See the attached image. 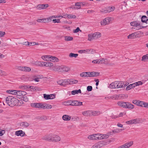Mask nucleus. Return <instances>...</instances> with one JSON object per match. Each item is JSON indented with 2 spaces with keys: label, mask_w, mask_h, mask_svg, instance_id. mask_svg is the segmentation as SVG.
I'll return each mask as SVG.
<instances>
[{
  "label": "nucleus",
  "mask_w": 148,
  "mask_h": 148,
  "mask_svg": "<svg viewBox=\"0 0 148 148\" xmlns=\"http://www.w3.org/2000/svg\"><path fill=\"white\" fill-rule=\"evenodd\" d=\"M5 100L6 103L11 107L14 106H22L23 103L22 100H19L12 96H8L6 98Z\"/></svg>",
  "instance_id": "f257e3e1"
},
{
  "label": "nucleus",
  "mask_w": 148,
  "mask_h": 148,
  "mask_svg": "<svg viewBox=\"0 0 148 148\" xmlns=\"http://www.w3.org/2000/svg\"><path fill=\"white\" fill-rule=\"evenodd\" d=\"M30 105L34 108L43 109H49L52 108L51 105L45 103H31Z\"/></svg>",
  "instance_id": "f03ea898"
},
{
  "label": "nucleus",
  "mask_w": 148,
  "mask_h": 148,
  "mask_svg": "<svg viewBox=\"0 0 148 148\" xmlns=\"http://www.w3.org/2000/svg\"><path fill=\"white\" fill-rule=\"evenodd\" d=\"M99 73L98 72H83L80 74L81 77H96L99 75Z\"/></svg>",
  "instance_id": "7ed1b4c3"
},
{
  "label": "nucleus",
  "mask_w": 148,
  "mask_h": 148,
  "mask_svg": "<svg viewBox=\"0 0 148 148\" xmlns=\"http://www.w3.org/2000/svg\"><path fill=\"white\" fill-rule=\"evenodd\" d=\"M117 104L120 107L130 110L133 109L134 108V106L133 105L128 102L119 101L117 103Z\"/></svg>",
  "instance_id": "20e7f679"
},
{
  "label": "nucleus",
  "mask_w": 148,
  "mask_h": 148,
  "mask_svg": "<svg viewBox=\"0 0 148 148\" xmlns=\"http://www.w3.org/2000/svg\"><path fill=\"white\" fill-rule=\"evenodd\" d=\"M82 102L77 101L69 100L63 102V104L65 106H79L82 105Z\"/></svg>",
  "instance_id": "39448f33"
},
{
  "label": "nucleus",
  "mask_w": 148,
  "mask_h": 148,
  "mask_svg": "<svg viewBox=\"0 0 148 148\" xmlns=\"http://www.w3.org/2000/svg\"><path fill=\"white\" fill-rule=\"evenodd\" d=\"M145 120L144 119L139 118H136L127 121L125 122V123L128 125L137 124L142 123Z\"/></svg>",
  "instance_id": "423d86ee"
},
{
  "label": "nucleus",
  "mask_w": 148,
  "mask_h": 148,
  "mask_svg": "<svg viewBox=\"0 0 148 148\" xmlns=\"http://www.w3.org/2000/svg\"><path fill=\"white\" fill-rule=\"evenodd\" d=\"M130 24L131 26L135 27L134 29L136 30H139L144 27L142 25L140 22L137 21L132 22L130 23Z\"/></svg>",
  "instance_id": "0eeeda50"
},
{
  "label": "nucleus",
  "mask_w": 148,
  "mask_h": 148,
  "mask_svg": "<svg viewBox=\"0 0 148 148\" xmlns=\"http://www.w3.org/2000/svg\"><path fill=\"white\" fill-rule=\"evenodd\" d=\"M112 18L110 17H107L105 18L101 22V25H105L109 24L112 21Z\"/></svg>",
  "instance_id": "6e6552de"
},
{
  "label": "nucleus",
  "mask_w": 148,
  "mask_h": 148,
  "mask_svg": "<svg viewBox=\"0 0 148 148\" xmlns=\"http://www.w3.org/2000/svg\"><path fill=\"white\" fill-rule=\"evenodd\" d=\"M53 136V134L51 133L47 134L43 136L42 139L45 140L52 142Z\"/></svg>",
  "instance_id": "1a4fd4ad"
},
{
  "label": "nucleus",
  "mask_w": 148,
  "mask_h": 148,
  "mask_svg": "<svg viewBox=\"0 0 148 148\" xmlns=\"http://www.w3.org/2000/svg\"><path fill=\"white\" fill-rule=\"evenodd\" d=\"M139 32H136L130 34L127 36V38L130 39H133L139 37L140 34Z\"/></svg>",
  "instance_id": "9d476101"
},
{
  "label": "nucleus",
  "mask_w": 148,
  "mask_h": 148,
  "mask_svg": "<svg viewBox=\"0 0 148 148\" xmlns=\"http://www.w3.org/2000/svg\"><path fill=\"white\" fill-rule=\"evenodd\" d=\"M78 52L80 53H93L94 52L93 50L91 49H83L79 50Z\"/></svg>",
  "instance_id": "9b49d317"
},
{
  "label": "nucleus",
  "mask_w": 148,
  "mask_h": 148,
  "mask_svg": "<svg viewBox=\"0 0 148 148\" xmlns=\"http://www.w3.org/2000/svg\"><path fill=\"white\" fill-rule=\"evenodd\" d=\"M44 98L46 100L52 99H54L55 97V94H50V95H47L45 94L43 95Z\"/></svg>",
  "instance_id": "f8f14e48"
},
{
  "label": "nucleus",
  "mask_w": 148,
  "mask_h": 148,
  "mask_svg": "<svg viewBox=\"0 0 148 148\" xmlns=\"http://www.w3.org/2000/svg\"><path fill=\"white\" fill-rule=\"evenodd\" d=\"M97 140H101L107 138L108 136L107 134H97Z\"/></svg>",
  "instance_id": "ddd939ff"
},
{
  "label": "nucleus",
  "mask_w": 148,
  "mask_h": 148,
  "mask_svg": "<svg viewBox=\"0 0 148 148\" xmlns=\"http://www.w3.org/2000/svg\"><path fill=\"white\" fill-rule=\"evenodd\" d=\"M58 70L59 72H68L70 70V68L69 67L62 65L59 66Z\"/></svg>",
  "instance_id": "4468645a"
},
{
  "label": "nucleus",
  "mask_w": 148,
  "mask_h": 148,
  "mask_svg": "<svg viewBox=\"0 0 148 148\" xmlns=\"http://www.w3.org/2000/svg\"><path fill=\"white\" fill-rule=\"evenodd\" d=\"M49 7L48 4H40L37 6V8L39 10L45 9Z\"/></svg>",
  "instance_id": "2eb2a0df"
},
{
  "label": "nucleus",
  "mask_w": 148,
  "mask_h": 148,
  "mask_svg": "<svg viewBox=\"0 0 148 148\" xmlns=\"http://www.w3.org/2000/svg\"><path fill=\"white\" fill-rule=\"evenodd\" d=\"M60 140L61 138L59 136L53 134L52 142H58Z\"/></svg>",
  "instance_id": "dca6fc26"
},
{
  "label": "nucleus",
  "mask_w": 148,
  "mask_h": 148,
  "mask_svg": "<svg viewBox=\"0 0 148 148\" xmlns=\"http://www.w3.org/2000/svg\"><path fill=\"white\" fill-rule=\"evenodd\" d=\"M15 94V95L18 96H24L26 95L27 93L23 91L17 90H16Z\"/></svg>",
  "instance_id": "f3484780"
},
{
  "label": "nucleus",
  "mask_w": 148,
  "mask_h": 148,
  "mask_svg": "<svg viewBox=\"0 0 148 148\" xmlns=\"http://www.w3.org/2000/svg\"><path fill=\"white\" fill-rule=\"evenodd\" d=\"M53 66V63L49 62H42V66L51 67Z\"/></svg>",
  "instance_id": "a211bd4d"
},
{
  "label": "nucleus",
  "mask_w": 148,
  "mask_h": 148,
  "mask_svg": "<svg viewBox=\"0 0 148 148\" xmlns=\"http://www.w3.org/2000/svg\"><path fill=\"white\" fill-rule=\"evenodd\" d=\"M15 134L17 136H20L21 137L24 136L25 135V132L22 130H19L16 131L15 132Z\"/></svg>",
  "instance_id": "6ab92c4d"
},
{
  "label": "nucleus",
  "mask_w": 148,
  "mask_h": 148,
  "mask_svg": "<svg viewBox=\"0 0 148 148\" xmlns=\"http://www.w3.org/2000/svg\"><path fill=\"white\" fill-rule=\"evenodd\" d=\"M117 81L112 82L109 86V87L111 88H118Z\"/></svg>",
  "instance_id": "aec40b11"
},
{
  "label": "nucleus",
  "mask_w": 148,
  "mask_h": 148,
  "mask_svg": "<svg viewBox=\"0 0 148 148\" xmlns=\"http://www.w3.org/2000/svg\"><path fill=\"white\" fill-rule=\"evenodd\" d=\"M75 6L76 7H72L71 8L72 9H81V3L79 2L76 3L75 4Z\"/></svg>",
  "instance_id": "412c9836"
},
{
  "label": "nucleus",
  "mask_w": 148,
  "mask_h": 148,
  "mask_svg": "<svg viewBox=\"0 0 148 148\" xmlns=\"http://www.w3.org/2000/svg\"><path fill=\"white\" fill-rule=\"evenodd\" d=\"M58 59L56 57L50 56L49 60L53 62H57L58 61Z\"/></svg>",
  "instance_id": "4be33fe9"
},
{
  "label": "nucleus",
  "mask_w": 148,
  "mask_h": 148,
  "mask_svg": "<svg viewBox=\"0 0 148 148\" xmlns=\"http://www.w3.org/2000/svg\"><path fill=\"white\" fill-rule=\"evenodd\" d=\"M100 64H108V59L106 58H102L101 60L99 59Z\"/></svg>",
  "instance_id": "5701e85b"
},
{
  "label": "nucleus",
  "mask_w": 148,
  "mask_h": 148,
  "mask_svg": "<svg viewBox=\"0 0 148 148\" xmlns=\"http://www.w3.org/2000/svg\"><path fill=\"white\" fill-rule=\"evenodd\" d=\"M141 21L143 23H144L147 24V22L148 21L147 17L145 16H143L141 18Z\"/></svg>",
  "instance_id": "b1692460"
},
{
  "label": "nucleus",
  "mask_w": 148,
  "mask_h": 148,
  "mask_svg": "<svg viewBox=\"0 0 148 148\" xmlns=\"http://www.w3.org/2000/svg\"><path fill=\"white\" fill-rule=\"evenodd\" d=\"M102 145V144L100 143H97L92 146L91 148H100Z\"/></svg>",
  "instance_id": "393cba45"
},
{
  "label": "nucleus",
  "mask_w": 148,
  "mask_h": 148,
  "mask_svg": "<svg viewBox=\"0 0 148 148\" xmlns=\"http://www.w3.org/2000/svg\"><path fill=\"white\" fill-rule=\"evenodd\" d=\"M125 113H124L121 112L119 114H118V115H115L112 116H111V117L112 118L115 119L119 118V117H121V116H122L123 115H125Z\"/></svg>",
  "instance_id": "a878e982"
},
{
  "label": "nucleus",
  "mask_w": 148,
  "mask_h": 148,
  "mask_svg": "<svg viewBox=\"0 0 148 148\" xmlns=\"http://www.w3.org/2000/svg\"><path fill=\"white\" fill-rule=\"evenodd\" d=\"M42 77L41 75L38 76H34V77L33 79L35 82H38L39 81V79H41Z\"/></svg>",
  "instance_id": "bb28decb"
},
{
  "label": "nucleus",
  "mask_w": 148,
  "mask_h": 148,
  "mask_svg": "<svg viewBox=\"0 0 148 148\" xmlns=\"http://www.w3.org/2000/svg\"><path fill=\"white\" fill-rule=\"evenodd\" d=\"M94 39H97L99 38L101 36L100 33L99 32H96L93 34Z\"/></svg>",
  "instance_id": "cd10ccee"
},
{
  "label": "nucleus",
  "mask_w": 148,
  "mask_h": 148,
  "mask_svg": "<svg viewBox=\"0 0 148 148\" xmlns=\"http://www.w3.org/2000/svg\"><path fill=\"white\" fill-rule=\"evenodd\" d=\"M20 125L23 127H27L30 124L27 122H24L21 123Z\"/></svg>",
  "instance_id": "c85d7f7f"
},
{
  "label": "nucleus",
  "mask_w": 148,
  "mask_h": 148,
  "mask_svg": "<svg viewBox=\"0 0 148 148\" xmlns=\"http://www.w3.org/2000/svg\"><path fill=\"white\" fill-rule=\"evenodd\" d=\"M117 86L118 88H122L123 87V82L121 81H117Z\"/></svg>",
  "instance_id": "c756f323"
},
{
  "label": "nucleus",
  "mask_w": 148,
  "mask_h": 148,
  "mask_svg": "<svg viewBox=\"0 0 148 148\" xmlns=\"http://www.w3.org/2000/svg\"><path fill=\"white\" fill-rule=\"evenodd\" d=\"M63 120L65 121H68L71 119L70 116L67 115H64L62 116Z\"/></svg>",
  "instance_id": "7c9ffc66"
},
{
  "label": "nucleus",
  "mask_w": 148,
  "mask_h": 148,
  "mask_svg": "<svg viewBox=\"0 0 148 148\" xmlns=\"http://www.w3.org/2000/svg\"><path fill=\"white\" fill-rule=\"evenodd\" d=\"M115 9V8L114 6L109 7L107 8V10H106V12H112Z\"/></svg>",
  "instance_id": "2f4dec72"
},
{
  "label": "nucleus",
  "mask_w": 148,
  "mask_h": 148,
  "mask_svg": "<svg viewBox=\"0 0 148 148\" xmlns=\"http://www.w3.org/2000/svg\"><path fill=\"white\" fill-rule=\"evenodd\" d=\"M119 99H123L126 98L127 96V95L123 94H121L118 95Z\"/></svg>",
  "instance_id": "473e14b6"
},
{
  "label": "nucleus",
  "mask_w": 148,
  "mask_h": 148,
  "mask_svg": "<svg viewBox=\"0 0 148 148\" xmlns=\"http://www.w3.org/2000/svg\"><path fill=\"white\" fill-rule=\"evenodd\" d=\"M135 87V84H130L126 87V90H128Z\"/></svg>",
  "instance_id": "72a5a7b5"
},
{
  "label": "nucleus",
  "mask_w": 148,
  "mask_h": 148,
  "mask_svg": "<svg viewBox=\"0 0 148 148\" xmlns=\"http://www.w3.org/2000/svg\"><path fill=\"white\" fill-rule=\"evenodd\" d=\"M49 55H45L41 57L44 60L49 61Z\"/></svg>",
  "instance_id": "f704fd0d"
},
{
  "label": "nucleus",
  "mask_w": 148,
  "mask_h": 148,
  "mask_svg": "<svg viewBox=\"0 0 148 148\" xmlns=\"http://www.w3.org/2000/svg\"><path fill=\"white\" fill-rule=\"evenodd\" d=\"M69 81V84H76L78 82L77 80L73 79H70Z\"/></svg>",
  "instance_id": "c9c22d12"
},
{
  "label": "nucleus",
  "mask_w": 148,
  "mask_h": 148,
  "mask_svg": "<svg viewBox=\"0 0 148 148\" xmlns=\"http://www.w3.org/2000/svg\"><path fill=\"white\" fill-rule=\"evenodd\" d=\"M16 92V90H6V92L7 93L10 94H11L15 95V92Z\"/></svg>",
  "instance_id": "e433bc0d"
},
{
  "label": "nucleus",
  "mask_w": 148,
  "mask_h": 148,
  "mask_svg": "<svg viewBox=\"0 0 148 148\" xmlns=\"http://www.w3.org/2000/svg\"><path fill=\"white\" fill-rule=\"evenodd\" d=\"M148 55L147 54L143 56L142 60L144 62L148 61Z\"/></svg>",
  "instance_id": "4c0bfd02"
},
{
  "label": "nucleus",
  "mask_w": 148,
  "mask_h": 148,
  "mask_svg": "<svg viewBox=\"0 0 148 148\" xmlns=\"http://www.w3.org/2000/svg\"><path fill=\"white\" fill-rule=\"evenodd\" d=\"M81 90L80 89H79L78 90H73L71 92V93L73 95H75L76 94H77L78 93H81Z\"/></svg>",
  "instance_id": "58836bf2"
},
{
  "label": "nucleus",
  "mask_w": 148,
  "mask_h": 148,
  "mask_svg": "<svg viewBox=\"0 0 148 148\" xmlns=\"http://www.w3.org/2000/svg\"><path fill=\"white\" fill-rule=\"evenodd\" d=\"M88 40L89 41H92L94 39V35L93 34H88Z\"/></svg>",
  "instance_id": "ea45409f"
},
{
  "label": "nucleus",
  "mask_w": 148,
  "mask_h": 148,
  "mask_svg": "<svg viewBox=\"0 0 148 148\" xmlns=\"http://www.w3.org/2000/svg\"><path fill=\"white\" fill-rule=\"evenodd\" d=\"M100 114L99 112H91L90 113V116H97L99 115Z\"/></svg>",
  "instance_id": "a19ab883"
},
{
  "label": "nucleus",
  "mask_w": 148,
  "mask_h": 148,
  "mask_svg": "<svg viewBox=\"0 0 148 148\" xmlns=\"http://www.w3.org/2000/svg\"><path fill=\"white\" fill-rule=\"evenodd\" d=\"M64 40L66 41H71L73 39V38L72 37L70 36H65L64 37Z\"/></svg>",
  "instance_id": "79ce46f5"
},
{
  "label": "nucleus",
  "mask_w": 148,
  "mask_h": 148,
  "mask_svg": "<svg viewBox=\"0 0 148 148\" xmlns=\"http://www.w3.org/2000/svg\"><path fill=\"white\" fill-rule=\"evenodd\" d=\"M91 112H83L82 114L85 116H90V113Z\"/></svg>",
  "instance_id": "37998d69"
},
{
  "label": "nucleus",
  "mask_w": 148,
  "mask_h": 148,
  "mask_svg": "<svg viewBox=\"0 0 148 148\" xmlns=\"http://www.w3.org/2000/svg\"><path fill=\"white\" fill-rule=\"evenodd\" d=\"M67 17V18L68 19L76 18V16L75 15L69 14H68Z\"/></svg>",
  "instance_id": "c03bdc74"
},
{
  "label": "nucleus",
  "mask_w": 148,
  "mask_h": 148,
  "mask_svg": "<svg viewBox=\"0 0 148 148\" xmlns=\"http://www.w3.org/2000/svg\"><path fill=\"white\" fill-rule=\"evenodd\" d=\"M124 129H115L113 131V132L115 133H119L120 132H121L122 131H123V130H124Z\"/></svg>",
  "instance_id": "a18cd8bd"
},
{
  "label": "nucleus",
  "mask_w": 148,
  "mask_h": 148,
  "mask_svg": "<svg viewBox=\"0 0 148 148\" xmlns=\"http://www.w3.org/2000/svg\"><path fill=\"white\" fill-rule=\"evenodd\" d=\"M78 56V54H75L73 53H71L69 54V57H70L77 58Z\"/></svg>",
  "instance_id": "49530a36"
},
{
  "label": "nucleus",
  "mask_w": 148,
  "mask_h": 148,
  "mask_svg": "<svg viewBox=\"0 0 148 148\" xmlns=\"http://www.w3.org/2000/svg\"><path fill=\"white\" fill-rule=\"evenodd\" d=\"M7 74L5 72L0 69V75L6 76H7Z\"/></svg>",
  "instance_id": "de8ad7c7"
},
{
  "label": "nucleus",
  "mask_w": 148,
  "mask_h": 148,
  "mask_svg": "<svg viewBox=\"0 0 148 148\" xmlns=\"http://www.w3.org/2000/svg\"><path fill=\"white\" fill-rule=\"evenodd\" d=\"M31 70V69L30 67L26 66H24V71L29 72Z\"/></svg>",
  "instance_id": "09e8293b"
},
{
  "label": "nucleus",
  "mask_w": 148,
  "mask_h": 148,
  "mask_svg": "<svg viewBox=\"0 0 148 148\" xmlns=\"http://www.w3.org/2000/svg\"><path fill=\"white\" fill-rule=\"evenodd\" d=\"M70 79L64 80L63 85L69 84Z\"/></svg>",
  "instance_id": "8fccbe9b"
},
{
  "label": "nucleus",
  "mask_w": 148,
  "mask_h": 148,
  "mask_svg": "<svg viewBox=\"0 0 148 148\" xmlns=\"http://www.w3.org/2000/svg\"><path fill=\"white\" fill-rule=\"evenodd\" d=\"M133 84H135V87L136 86H138L142 84L143 83L141 81H138V82H135Z\"/></svg>",
  "instance_id": "3c124183"
},
{
  "label": "nucleus",
  "mask_w": 148,
  "mask_h": 148,
  "mask_svg": "<svg viewBox=\"0 0 148 148\" xmlns=\"http://www.w3.org/2000/svg\"><path fill=\"white\" fill-rule=\"evenodd\" d=\"M21 97V100H23L27 102L28 101V99L26 96H22Z\"/></svg>",
  "instance_id": "603ef678"
},
{
  "label": "nucleus",
  "mask_w": 148,
  "mask_h": 148,
  "mask_svg": "<svg viewBox=\"0 0 148 148\" xmlns=\"http://www.w3.org/2000/svg\"><path fill=\"white\" fill-rule=\"evenodd\" d=\"M42 62L40 61H37L35 62L34 64L36 66H41Z\"/></svg>",
  "instance_id": "864d4df0"
},
{
  "label": "nucleus",
  "mask_w": 148,
  "mask_h": 148,
  "mask_svg": "<svg viewBox=\"0 0 148 148\" xmlns=\"http://www.w3.org/2000/svg\"><path fill=\"white\" fill-rule=\"evenodd\" d=\"M5 133V131L0 128V136H2Z\"/></svg>",
  "instance_id": "5fc2aeb1"
},
{
  "label": "nucleus",
  "mask_w": 148,
  "mask_h": 148,
  "mask_svg": "<svg viewBox=\"0 0 148 148\" xmlns=\"http://www.w3.org/2000/svg\"><path fill=\"white\" fill-rule=\"evenodd\" d=\"M59 66H56L53 67V70L54 71H59V70H58L59 69Z\"/></svg>",
  "instance_id": "6e6d98bb"
},
{
  "label": "nucleus",
  "mask_w": 148,
  "mask_h": 148,
  "mask_svg": "<svg viewBox=\"0 0 148 148\" xmlns=\"http://www.w3.org/2000/svg\"><path fill=\"white\" fill-rule=\"evenodd\" d=\"M64 82V80H60L58 81H57V83L60 85H62V86L63 85V83Z\"/></svg>",
  "instance_id": "4d7b16f0"
},
{
  "label": "nucleus",
  "mask_w": 148,
  "mask_h": 148,
  "mask_svg": "<svg viewBox=\"0 0 148 148\" xmlns=\"http://www.w3.org/2000/svg\"><path fill=\"white\" fill-rule=\"evenodd\" d=\"M54 16H50L48 18H47V19L48 23L50 22L52 20V19L53 18V17H54Z\"/></svg>",
  "instance_id": "13d9d810"
},
{
  "label": "nucleus",
  "mask_w": 148,
  "mask_h": 148,
  "mask_svg": "<svg viewBox=\"0 0 148 148\" xmlns=\"http://www.w3.org/2000/svg\"><path fill=\"white\" fill-rule=\"evenodd\" d=\"M93 134H91L88 136L87 138L90 140H94V138Z\"/></svg>",
  "instance_id": "bf43d9fd"
},
{
  "label": "nucleus",
  "mask_w": 148,
  "mask_h": 148,
  "mask_svg": "<svg viewBox=\"0 0 148 148\" xmlns=\"http://www.w3.org/2000/svg\"><path fill=\"white\" fill-rule=\"evenodd\" d=\"M143 104L142 107L148 108V103L147 102H143Z\"/></svg>",
  "instance_id": "052dcab7"
},
{
  "label": "nucleus",
  "mask_w": 148,
  "mask_h": 148,
  "mask_svg": "<svg viewBox=\"0 0 148 148\" xmlns=\"http://www.w3.org/2000/svg\"><path fill=\"white\" fill-rule=\"evenodd\" d=\"M112 96L113 100L119 99L118 95H114Z\"/></svg>",
  "instance_id": "680f3d73"
},
{
  "label": "nucleus",
  "mask_w": 148,
  "mask_h": 148,
  "mask_svg": "<svg viewBox=\"0 0 148 148\" xmlns=\"http://www.w3.org/2000/svg\"><path fill=\"white\" fill-rule=\"evenodd\" d=\"M19 44L23 45H30L29 42L28 41L23 42L22 43H19Z\"/></svg>",
  "instance_id": "e2e57ef3"
},
{
  "label": "nucleus",
  "mask_w": 148,
  "mask_h": 148,
  "mask_svg": "<svg viewBox=\"0 0 148 148\" xmlns=\"http://www.w3.org/2000/svg\"><path fill=\"white\" fill-rule=\"evenodd\" d=\"M92 62L93 63H98V64H100V61L99 59H97L96 60H93Z\"/></svg>",
  "instance_id": "0e129e2a"
},
{
  "label": "nucleus",
  "mask_w": 148,
  "mask_h": 148,
  "mask_svg": "<svg viewBox=\"0 0 148 148\" xmlns=\"http://www.w3.org/2000/svg\"><path fill=\"white\" fill-rule=\"evenodd\" d=\"M143 102L144 101H140L139 100L138 103V105L137 106L142 107L143 106V104H144Z\"/></svg>",
  "instance_id": "69168bd1"
},
{
  "label": "nucleus",
  "mask_w": 148,
  "mask_h": 148,
  "mask_svg": "<svg viewBox=\"0 0 148 148\" xmlns=\"http://www.w3.org/2000/svg\"><path fill=\"white\" fill-rule=\"evenodd\" d=\"M79 31L81 32V31L80 30L79 28L77 27L75 29L73 30V32L75 33H76L78 32Z\"/></svg>",
  "instance_id": "338daca9"
},
{
  "label": "nucleus",
  "mask_w": 148,
  "mask_h": 148,
  "mask_svg": "<svg viewBox=\"0 0 148 148\" xmlns=\"http://www.w3.org/2000/svg\"><path fill=\"white\" fill-rule=\"evenodd\" d=\"M87 90L89 91H91L92 90V87L91 86H88L87 87Z\"/></svg>",
  "instance_id": "774afa93"
}]
</instances>
